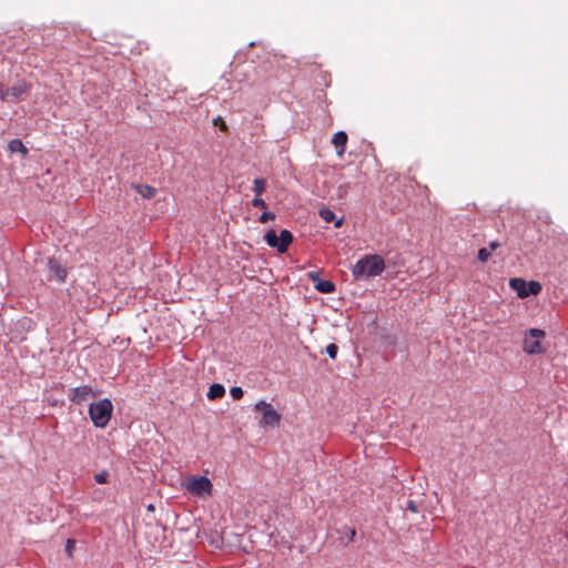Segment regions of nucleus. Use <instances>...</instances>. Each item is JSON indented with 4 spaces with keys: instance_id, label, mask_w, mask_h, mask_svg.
Listing matches in <instances>:
<instances>
[{
    "instance_id": "nucleus-1",
    "label": "nucleus",
    "mask_w": 568,
    "mask_h": 568,
    "mask_svg": "<svg viewBox=\"0 0 568 568\" xmlns=\"http://www.w3.org/2000/svg\"><path fill=\"white\" fill-rule=\"evenodd\" d=\"M385 261L378 254H368L359 258L352 267V275L356 280H368L381 275L385 271Z\"/></svg>"
},
{
    "instance_id": "nucleus-2",
    "label": "nucleus",
    "mask_w": 568,
    "mask_h": 568,
    "mask_svg": "<svg viewBox=\"0 0 568 568\" xmlns=\"http://www.w3.org/2000/svg\"><path fill=\"white\" fill-rule=\"evenodd\" d=\"M112 409L111 400L104 398L90 405L89 415L97 427H104L111 418Z\"/></svg>"
},
{
    "instance_id": "nucleus-3",
    "label": "nucleus",
    "mask_w": 568,
    "mask_h": 568,
    "mask_svg": "<svg viewBox=\"0 0 568 568\" xmlns=\"http://www.w3.org/2000/svg\"><path fill=\"white\" fill-rule=\"evenodd\" d=\"M166 531V527L159 523L148 524L146 529L144 530V536L150 544V547L159 550L168 547L169 540Z\"/></svg>"
},
{
    "instance_id": "nucleus-4",
    "label": "nucleus",
    "mask_w": 568,
    "mask_h": 568,
    "mask_svg": "<svg viewBox=\"0 0 568 568\" xmlns=\"http://www.w3.org/2000/svg\"><path fill=\"white\" fill-rule=\"evenodd\" d=\"M184 488L196 497L211 495L213 490L212 481L205 476H190L185 478Z\"/></svg>"
},
{
    "instance_id": "nucleus-5",
    "label": "nucleus",
    "mask_w": 568,
    "mask_h": 568,
    "mask_svg": "<svg viewBox=\"0 0 568 568\" xmlns=\"http://www.w3.org/2000/svg\"><path fill=\"white\" fill-rule=\"evenodd\" d=\"M254 410L262 414L258 423L261 427H277L281 423V414H278L273 406L265 402L260 400L254 405Z\"/></svg>"
},
{
    "instance_id": "nucleus-6",
    "label": "nucleus",
    "mask_w": 568,
    "mask_h": 568,
    "mask_svg": "<svg viewBox=\"0 0 568 568\" xmlns=\"http://www.w3.org/2000/svg\"><path fill=\"white\" fill-rule=\"evenodd\" d=\"M264 240L268 246L276 248L278 253H285L293 242V234L288 230H282L277 236L274 230H268Z\"/></svg>"
},
{
    "instance_id": "nucleus-7",
    "label": "nucleus",
    "mask_w": 568,
    "mask_h": 568,
    "mask_svg": "<svg viewBox=\"0 0 568 568\" xmlns=\"http://www.w3.org/2000/svg\"><path fill=\"white\" fill-rule=\"evenodd\" d=\"M509 286L517 293L520 298L529 295H538L541 292V284L537 281L526 282L523 278L515 277L509 281Z\"/></svg>"
},
{
    "instance_id": "nucleus-8",
    "label": "nucleus",
    "mask_w": 568,
    "mask_h": 568,
    "mask_svg": "<svg viewBox=\"0 0 568 568\" xmlns=\"http://www.w3.org/2000/svg\"><path fill=\"white\" fill-rule=\"evenodd\" d=\"M545 332L538 328H531L524 341V352L528 354H540L542 348L540 339L544 338Z\"/></svg>"
},
{
    "instance_id": "nucleus-9",
    "label": "nucleus",
    "mask_w": 568,
    "mask_h": 568,
    "mask_svg": "<svg viewBox=\"0 0 568 568\" xmlns=\"http://www.w3.org/2000/svg\"><path fill=\"white\" fill-rule=\"evenodd\" d=\"M97 395L98 393L91 386L82 385L70 389L69 399L77 405H82L95 398Z\"/></svg>"
},
{
    "instance_id": "nucleus-10",
    "label": "nucleus",
    "mask_w": 568,
    "mask_h": 568,
    "mask_svg": "<svg viewBox=\"0 0 568 568\" xmlns=\"http://www.w3.org/2000/svg\"><path fill=\"white\" fill-rule=\"evenodd\" d=\"M28 85L20 81L12 87L0 85V99L2 101H17L27 92Z\"/></svg>"
},
{
    "instance_id": "nucleus-11",
    "label": "nucleus",
    "mask_w": 568,
    "mask_h": 568,
    "mask_svg": "<svg viewBox=\"0 0 568 568\" xmlns=\"http://www.w3.org/2000/svg\"><path fill=\"white\" fill-rule=\"evenodd\" d=\"M48 270L52 277L60 282L64 283L67 278V268L63 267L59 261H57L54 257H49L47 262Z\"/></svg>"
},
{
    "instance_id": "nucleus-12",
    "label": "nucleus",
    "mask_w": 568,
    "mask_h": 568,
    "mask_svg": "<svg viewBox=\"0 0 568 568\" xmlns=\"http://www.w3.org/2000/svg\"><path fill=\"white\" fill-rule=\"evenodd\" d=\"M347 140V134L344 131H338L333 135L332 144L334 145L336 154L338 156H342L344 154Z\"/></svg>"
},
{
    "instance_id": "nucleus-13",
    "label": "nucleus",
    "mask_w": 568,
    "mask_h": 568,
    "mask_svg": "<svg viewBox=\"0 0 568 568\" xmlns=\"http://www.w3.org/2000/svg\"><path fill=\"white\" fill-rule=\"evenodd\" d=\"M224 395H225L224 386L222 384H217V383L212 384L206 394L207 398L211 400L222 398Z\"/></svg>"
},
{
    "instance_id": "nucleus-14",
    "label": "nucleus",
    "mask_w": 568,
    "mask_h": 568,
    "mask_svg": "<svg viewBox=\"0 0 568 568\" xmlns=\"http://www.w3.org/2000/svg\"><path fill=\"white\" fill-rule=\"evenodd\" d=\"M320 216H321L325 222H327V223L335 222V226H336V227H339V226L342 225V222H343V220H342V219H339V220L335 221V219H336L335 213H334L332 210L326 209V207H324V209L320 210Z\"/></svg>"
},
{
    "instance_id": "nucleus-15",
    "label": "nucleus",
    "mask_w": 568,
    "mask_h": 568,
    "mask_svg": "<svg viewBox=\"0 0 568 568\" xmlns=\"http://www.w3.org/2000/svg\"><path fill=\"white\" fill-rule=\"evenodd\" d=\"M8 148L10 150V152L14 153V152H20L22 153L23 155H26L28 153V150L27 148L24 146V144L22 143L21 140H18V139H14V140H11L8 144Z\"/></svg>"
},
{
    "instance_id": "nucleus-16",
    "label": "nucleus",
    "mask_w": 568,
    "mask_h": 568,
    "mask_svg": "<svg viewBox=\"0 0 568 568\" xmlns=\"http://www.w3.org/2000/svg\"><path fill=\"white\" fill-rule=\"evenodd\" d=\"M315 288L321 293L328 294L335 291V285L331 281H318Z\"/></svg>"
},
{
    "instance_id": "nucleus-17",
    "label": "nucleus",
    "mask_w": 568,
    "mask_h": 568,
    "mask_svg": "<svg viewBox=\"0 0 568 568\" xmlns=\"http://www.w3.org/2000/svg\"><path fill=\"white\" fill-rule=\"evenodd\" d=\"M266 189V181L264 179H255L253 181V191L255 196H261Z\"/></svg>"
},
{
    "instance_id": "nucleus-18",
    "label": "nucleus",
    "mask_w": 568,
    "mask_h": 568,
    "mask_svg": "<svg viewBox=\"0 0 568 568\" xmlns=\"http://www.w3.org/2000/svg\"><path fill=\"white\" fill-rule=\"evenodd\" d=\"M230 394L233 399L239 400L243 397L244 392L240 386H234L230 389Z\"/></svg>"
},
{
    "instance_id": "nucleus-19",
    "label": "nucleus",
    "mask_w": 568,
    "mask_h": 568,
    "mask_svg": "<svg viewBox=\"0 0 568 568\" xmlns=\"http://www.w3.org/2000/svg\"><path fill=\"white\" fill-rule=\"evenodd\" d=\"M490 251L486 247H483L478 251V260L483 263L487 262L490 257Z\"/></svg>"
},
{
    "instance_id": "nucleus-20",
    "label": "nucleus",
    "mask_w": 568,
    "mask_h": 568,
    "mask_svg": "<svg viewBox=\"0 0 568 568\" xmlns=\"http://www.w3.org/2000/svg\"><path fill=\"white\" fill-rule=\"evenodd\" d=\"M252 205L254 207H260L263 210L267 209L266 202L261 196H254V199L252 200Z\"/></svg>"
},
{
    "instance_id": "nucleus-21",
    "label": "nucleus",
    "mask_w": 568,
    "mask_h": 568,
    "mask_svg": "<svg viewBox=\"0 0 568 568\" xmlns=\"http://www.w3.org/2000/svg\"><path fill=\"white\" fill-rule=\"evenodd\" d=\"M337 346L335 344H328L326 346V354L329 356V358L335 359L337 356Z\"/></svg>"
},
{
    "instance_id": "nucleus-22",
    "label": "nucleus",
    "mask_w": 568,
    "mask_h": 568,
    "mask_svg": "<svg viewBox=\"0 0 568 568\" xmlns=\"http://www.w3.org/2000/svg\"><path fill=\"white\" fill-rule=\"evenodd\" d=\"M275 219V214L273 212H263L262 215L260 216L258 221L261 223H266L268 222L270 220H274Z\"/></svg>"
},
{
    "instance_id": "nucleus-23",
    "label": "nucleus",
    "mask_w": 568,
    "mask_h": 568,
    "mask_svg": "<svg viewBox=\"0 0 568 568\" xmlns=\"http://www.w3.org/2000/svg\"><path fill=\"white\" fill-rule=\"evenodd\" d=\"M109 474L106 471L99 473L94 476L98 484H105L108 481Z\"/></svg>"
},
{
    "instance_id": "nucleus-24",
    "label": "nucleus",
    "mask_w": 568,
    "mask_h": 568,
    "mask_svg": "<svg viewBox=\"0 0 568 568\" xmlns=\"http://www.w3.org/2000/svg\"><path fill=\"white\" fill-rule=\"evenodd\" d=\"M156 190L152 186L144 185V199H151L155 195Z\"/></svg>"
},
{
    "instance_id": "nucleus-25",
    "label": "nucleus",
    "mask_w": 568,
    "mask_h": 568,
    "mask_svg": "<svg viewBox=\"0 0 568 568\" xmlns=\"http://www.w3.org/2000/svg\"><path fill=\"white\" fill-rule=\"evenodd\" d=\"M213 123L215 125H219L221 131H224V132L227 131V125H226L225 121L222 118L219 116V118L214 119Z\"/></svg>"
},
{
    "instance_id": "nucleus-26",
    "label": "nucleus",
    "mask_w": 568,
    "mask_h": 568,
    "mask_svg": "<svg viewBox=\"0 0 568 568\" xmlns=\"http://www.w3.org/2000/svg\"><path fill=\"white\" fill-rule=\"evenodd\" d=\"M406 509L412 513H418V505L414 500H408Z\"/></svg>"
},
{
    "instance_id": "nucleus-27",
    "label": "nucleus",
    "mask_w": 568,
    "mask_h": 568,
    "mask_svg": "<svg viewBox=\"0 0 568 568\" xmlns=\"http://www.w3.org/2000/svg\"><path fill=\"white\" fill-rule=\"evenodd\" d=\"M345 534L347 536V539L348 541H353L355 535H356V530L354 528H349V527H345Z\"/></svg>"
},
{
    "instance_id": "nucleus-28",
    "label": "nucleus",
    "mask_w": 568,
    "mask_h": 568,
    "mask_svg": "<svg viewBox=\"0 0 568 568\" xmlns=\"http://www.w3.org/2000/svg\"><path fill=\"white\" fill-rule=\"evenodd\" d=\"M499 246H500V244H499L498 242H495V241H494V242H490V243H489V251H490V252H491V251H495V250H497Z\"/></svg>"
},
{
    "instance_id": "nucleus-29",
    "label": "nucleus",
    "mask_w": 568,
    "mask_h": 568,
    "mask_svg": "<svg viewBox=\"0 0 568 568\" xmlns=\"http://www.w3.org/2000/svg\"><path fill=\"white\" fill-rule=\"evenodd\" d=\"M72 547H73V541L71 539H68V541H67V550L70 551Z\"/></svg>"
},
{
    "instance_id": "nucleus-30",
    "label": "nucleus",
    "mask_w": 568,
    "mask_h": 568,
    "mask_svg": "<svg viewBox=\"0 0 568 568\" xmlns=\"http://www.w3.org/2000/svg\"><path fill=\"white\" fill-rule=\"evenodd\" d=\"M146 508H148L149 511H154V506L152 504L148 505Z\"/></svg>"
},
{
    "instance_id": "nucleus-31",
    "label": "nucleus",
    "mask_w": 568,
    "mask_h": 568,
    "mask_svg": "<svg viewBox=\"0 0 568 568\" xmlns=\"http://www.w3.org/2000/svg\"><path fill=\"white\" fill-rule=\"evenodd\" d=\"M135 189L139 193H142V187L140 185H136Z\"/></svg>"
}]
</instances>
